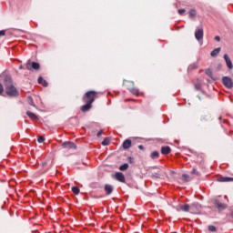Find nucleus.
<instances>
[{
    "instance_id": "473e14b6",
    "label": "nucleus",
    "mask_w": 233,
    "mask_h": 233,
    "mask_svg": "<svg viewBox=\"0 0 233 233\" xmlns=\"http://www.w3.org/2000/svg\"><path fill=\"white\" fill-rule=\"evenodd\" d=\"M201 206H199V204H198V207H194V212H197L196 214H198V212H199V208Z\"/></svg>"
},
{
    "instance_id": "9b49d317",
    "label": "nucleus",
    "mask_w": 233,
    "mask_h": 233,
    "mask_svg": "<svg viewBox=\"0 0 233 233\" xmlns=\"http://www.w3.org/2000/svg\"><path fill=\"white\" fill-rule=\"evenodd\" d=\"M219 183H230L233 181V177H220L217 179Z\"/></svg>"
},
{
    "instance_id": "9d476101",
    "label": "nucleus",
    "mask_w": 233,
    "mask_h": 233,
    "mask_svg": "<svg viewBox=\"0 0 233 233\" xmlns=\"http://www.w3.org/2000/svg\"><path fill=\"white\" fill-rule=\"evenodd\" d=\"M224 59L226 61V65H227L228 68L229 70H232V68H233L232 60H230V57H228V55L225 54Z\"/></svg>"
},
{
    "instance_id": "412c9836",
    "label": "nucleus",
    "mask_w": 233,
    "mask_h": 233,
    "mask_svg": "<svg viewBox=\"0 0 233 233\" xmlns=\"http://www.w3.org/2000/svg\"><path fill=\"white\" fill-rule=\"evenodd\" d=\"M163 175L161 172H153L152 173V177H155V179H159Z\"/></svg>"
},
{
    "instance_id": "a19ab883",
    "label": "nucleus",
    "mask_w": 233,
    "mask_h": 233,
    "mask_svg": "<svg viewBox=\"0 0 233 233\" xmlns=\"http://www.w3.org/2000/svg\"><path fill=\"white\" fill-rule=\"evenodd\" d=\"M19 68H20V70H23V66H20Z\"/></svg>"
},
{
    "instance_id": "e433bc0d",
    "label": "nucleus",
    "mask_w": 233,
    "mask_h": 233,
    "mask_svg": "<svg viewBox=\"0 0 233 233\" xmlns=\"http://www.w3.org/2000/svg\"><path fill=\"white\" fill-rule=\"evenodd\" d=\"M200 120H201V121H208L207 116H202L200 117Z\"/></svg>"
},
{
    "instance_id": "39448f33",
    "label": "nucleus",
    "mask_w": 233,
    "mask_h": 233,
    "mask_svg": "<svg viewBox=\"0 0 233 233\" xmlns=\"http://www.w3.org/2000/svg\"><path fill=\"white\" fill-rule=\"evenodd\" d=\"M25 66L27 70H39V68H41V65H39V63L31 62L30 60H28Z\"/></svg>"
},
{
    "instance_id": "c85d7f7f",
    "label": "nucleus",
    "mask_w": 233,
    "mask_h": 233,
    "mask_svg": "<svg viewBox=\"0 0 233 233\" xmlns=\"http://www.w3.org/2000/svg\"><path fill=\"white\" fill-rule=\"evenodd\" d=\"M102 145H103V147H107V145H110V140L108 138H105L102 141Z\"/></svg>"
},
{
    "instance_id": "5701e85b",
    "label": "nucleus",
    "mask_w": 233,
    "mask_h": 233,
    "mask_svg": "<svg viewBox=\"0 0 233 233\" xmlns=\"http://www.w3.org/2000/svg\"><path fill=\"white\" fill-rule=\"evenodd\" d=\"M129 91H130L131 94H133L134 96H139V89H137V88H131V89H129Z\"/></svg>"
},
{
    "instance_id": "cd10ccee",
    "label": "nucleus",
    "mask_w": 233,
    "mask_h": 233,
    "mask_svg": "<svg viewBox=\"0 0 233 233\" xmlns=\"http://www.w3.org/2000/svg\"><path fill=\"white\" fill-rule=\"evenodd\" d=\"M191 176H200L199 171H198V169H196V167H194L191 170Z\"/></svg>"
},
{
    "instance_id": "1a4fd4ad",
    "label": "nucleus",
    "mask_w": 233,
    "mask_h": 233,
    "mask_svg": "<svg viewBox=\"0 0 233 233\" xmlns=\"http://www.w3.org/2000/svg\"><path fill=\"white\" fill-rule=\"evenodd\" d=\"M104 190L106 194V196H110L114 192V187L112 185L106 184L104 186Z\"/></svg>"
},
{
    "instance_id": "58836bf2",
    "label": "nucleus",
    "mask_w": 233,
    "mask_h": 233,
    "mask_svg": "<svg viewBox=\"0 0 233 233\" xmlns=\"http://www.w3.org/2000/svg\"><path fill=\"white\" fill-rule=\"evenodd\" d=\"M215 41H218V42H219V41H221V37H219V36H215Z\"/></svg>"
},
{
    "instance_id": "f8f14e48",
    "label": "nucleus",
    "mask_w": 233,
    "mask_h": 233,
    "mask_svg": "<svg viewBox=\"0 0 233 233\" xmlns=\"http://www.w3.org/2000/svg\"><path fill=\"white\" fill-rule=\"evenodd\" d=\"M115 177L116 181H119L120 183H125V175L123 173H116Z\"/></svg>"
},
{
    "instance_id": "f257e3e1",
    "label": "nucleus",
    "mask_w": 233,
    "mask_h": 233,
    "mask_svg": "<svg viewBox=\"0 0 233 233\" xmlns=\"http://www.w3.org/2000/svg\"><path fill=\"white\" fill-rule=\"evenodd\" d=\"M5 94L9 97H18L19 90L17 87L12 83V80H8L5 83Z\"/></svg>"
},
{
    "instance_id": "2f4dec72",
    "label": "nucleus",
    "mask_w": 233,
    "mask_h": 233,
    "mask_svg": "<svg viewBox=\"0 0 233 233\" xmlns=\"http://www.w3.org/2000/svg\"><path fill=\"white\" fill-rule=\"evenodd\" d=\"M38 143H44L45 142V138L43 136H40L37 139Z\"/></svg>"
},
{
    "instance_id": "4be33fe9",
    "label": "nucleus",
    "mask_w": 233,
    "mask_h": 233,
    "mask_svg": "<svg viewBox=\"0 0 233 233\" xmlns=\"http://www.w3.org/2000/svg\"><path fill=\"white\" fill-rule=\"evenodd\" d=\"M26 115L28 116V117H30L31 119H37V116L30 111L26 112Z\"/></svg>"
},
{
    "instance_id": "ea45409f",
    "label": "nucleus",
    "mask_w": 233,
    "mask_h": 233,
    "mask_svg": "<svg viewBox=\"0 0 233 233\" xmlns=\"http://www.w3.org/2000/svg\"><path fill=\"white\" fill-rule=\"evenodd\" d=\"M138 148H139L140 150H143V148H144L143 145L138 146Z\"/></svg>"
},
{
    "instance_id": "a878e982",
    "label": "nucleus",
    "mask_w": 233,
    "mask_h": 233,
    "mask_svg": "<svg viewBox=\"0 0 233 233\" xmlns=\"http://www.w3.org/2000/svg\"><path fill=\"white\" fill-rule=\"evenodd\" d=\"M208 229L209 230V232H218V228H216V226H208Z\"/></svg>"
},
{
    "instance_id": "20e7f679",
    "label": "nucleus",
    "mask_w": 233,
    "mask_h": 233,
    "mask_svg": "<svg viewBox=\"0 0 233 233\" xmlns=\"http://www.w3.org/2000/svg\"><path fill=\"white\" fill-rule=\"evenodd\" d=\"M214 205L216 207V208H218V212H221L223 210H227V208H228V206L223 202H221L220 200L216 199L214 201Z\"/></svg>"
},
{
    "instance_id": "f704fd0d",
    "label": "nucleus",
    "mask_w": 233,
    "mask_h": 233,
    "mask_svg": "<svg viewBox=\"0 0 233 233\" xmlns=\"http://www.w3.org/2000/svg\"><path fill=\"white\" fill-rule=\"evenodd\" d=\"M185 12H187V10H185V9H178V14L180 15H183L185 14Z\"/></svg>"
},
{
    "instance_id": "f03ea898",
    "label": "nucleus",
    "mask_w": 233,
    "mask_h": 233,
    "mask_svg": "<svg viewBox=\"0 0 233 233\" xmlns=\"http://www.w3.org/2000/svg\"><path fill=\"white\" fill-rule=\"evenodd\" d=\"M98 97L99 93L97 91L91 90L86 92L82 99L84 103H89L90 105H92V103H94V101H96V99H97Z\"/></svg>"
},
{
    "instance_id": "393cba45",
    "label": "nucleus",
    "mask_w": 233,
    "mask_h": 233,
    "mask_svg": "<svg viewBox=\"0 0 233 233\" xmlns=\"http://www.w3.org/2000/svg\"><path fill=\"white\" fill-rule=\"evenodd\" d=\"M79 192H80L79 187H72V193L76 194V196H77L79 194Z\"/></svg>"
},
{
    "instance_id": "7c9ffc66",
    "label": "nucleus",
    "mask_w": 233,
    "mask_h": 233,
    "mask_svg": "<svg viewBox=\"0 0 233 233\" xmlns=\"http://www.w3.org/2000/svg\"><path fill=\"white\" fill-rule=\"evenodd\" d=\"M3 92H5V87L3 86V84L0 83V96L3 95Z\"/></svg>"
},
{
    "instance_id": "6e6552de",
    "label": "nucleus",
    "mask_w": 233,
    "mask_h": 233,
    "mask_svg": "<svg viewBox=\"0 0 233 233\" xmlns=\"http://www.w3.org/2000/svg\"><path fill=\"white\" fill-rule=\"evenodd\" d=\"M62 147H63V148H67V150H70V149L76 150V148H77V147L76 146V144L73 143V142H70V141L64 142V143L62 144Z\"/></svg>"
},
{
    "instance_id": "c756f323",
    "label": "nucleus",
    "mask_w": 233,
    "mask_h": 233,
    "mask_svg": "<svg viewBox=\"0 0 233 233\" xmlns=\"http://www.w3.org/2000/svg\"><path fill=\"white\" fill-rule=\"evenodd\" d=\"M195 88L196 90H201V84L200 83L195 84Z\"/></svg>"
},
{
    "instance_id": "dca6fc26",
    "label": "nucleus",
    "mask_w": 233,
    "mask_h": 233,
    "mask_svg": "<svg viewBox=\"0 0 233 233\" xmlns=\"http://www.w3.org/2000/svg\"><path fill=\"white\" fill-rule=\"evenodd\" d=\"M42 167H44V168L47 167L46 170H50V168H52V161L47 160L43 162Z\"/></svg>"
},
{
    "instance_id": "423d86ee",
    "label": "nucleus",
    "mask_w": 233,
    "mask_h": 233,
    "mask_svg": "<svg viewBox=\"0 0 233 233\" xmlns=\"http://www.w3.org/2000/svg\"><path fill=\"white\" fill-rule=\"evenodd\" d=\"M222 83H223L224 86H226V88H232V86H233L232 79L228 76H224L222 78Z\"/></svg>"
},
{
    "instance_id": "b1692460",
    "label": "nucleus",
    "mask_w": 233,
    "mask_h": 233,
    "mask_svg": "<svg viewBox=\"0 0 233 233\" xmlns=\"http://www.w3.org/2000/svg\"><path fill=\"white\" fill-rule=\"evenodd\" d=\"M182 177L185 181L188 182V181H192V177H190V176L184 174L182 175Z\"/></svg>"
},
{
    "instance_id": "c9c22d12",
    "label": "nucleus",
    "mask_w": 233,
    "mask_h": 233,
    "mask_svg": "<svg viewBox=\"0 0 233 233\" xmlns=\"http://www.w3.org/2000/svg\"><path fill=\"white\" fill-rule=\"evenodd\" d=\"M29 105H30L31 106H35V104H34V100H33V99H30V100H29Z\"/></svg>"
},
{
    "instance_id": "6ab92c4d",
    "label": "nucleus",
    "mask_w": 233,
    "mask_h": 233,
    "mask_svg": "<svg viewBox=\"0 0 233 233\" xmlns=\"http://www.w3.org/2000/svg\"><path fill=\"white\" fill-rule=\"evenodd\" d=\"M150 157H151V159H157V157H159V152H157V151H153V152L150 154Z\"/></svg>"
},
{
    "instance_id": "72a5a7b5",
    "label": "nucleus",
    "mask_w": 233,
    "mask_h": 233,
    "mask_svg": "<svg viewBox=\"0 0 233 233\" xmlns=\"http://www.w3.org/2000/svg\"><path fill=\"white\" fill-rule=\"evenodd\" d=\"M5 35H6V31L5 30H1L0 31V37H3Z\"/></svg>"
},
{
    "instance_id": "f3484780",
    "label": "nucleus",
    "mask_w": 233,
    "mask_h": 233,
    "mask_svg": "<svg viewBox=\"0 0 233 233\" xmlns=\"http://www.w3.org/2000/svg\"><path fill=\"white\" fill-rule=\"evenodd\" d=\"M37 81L39 85H42L43 86H48V82H46V80H45L42 76H39Z\"/></svg>"
},
{
    "instance_id": "2eb2a0df",
    "label": "nucleus",
    "mask_w": 233,
    "mask_h": 233,
    "mask_svg": "<svg viewBox=\"0 0 233 233\" xmlns=\"http://www.w3.org/2000/svg\"><path fill=\"white\" fill-rule=\"evenodd\" d=\"M90 108H92V104L86 102V105L81 106V111L82 112H88V110H90Z\"/></svg>"
},
{
    "instance_id": "bb28decb",
    "label": "nucleus",
    "mask_w": 233,
    "mask_h": 233,
    "mask_svg": "<svg viewBox=\"0 0 233 233\" xmlns=\"http://www.w3.org/2000/svg\"><path fill=\"white\" fill-rule=\"evenodd\" d=\"M127 169H128V164H127V163L119 167V170H121V171H125Z\"/></svg>"
},
{
    "instance_id": "ddd939ff",
    "label": "nucleus",
    "mask_w": 233,
    "mask_h": 233,
    "mask_svg": "<svg viewBox=\"0 0 233 233\" xmlns=\"http://www.w3.org/2000/svg\"><path fill=\"white\" fill-rule=\"evenodd\" d=\"M122 147H123L124 150H128V148H130L132 147V140L126 139L123 142Z\"/></svg>"
},
{
    "instance_id": "4468645a",
    "label": "nucleus",
    "mask_w": 233,
    "mask_h": 233,
    "mask_svg": "<svg viewBox=\"0 0 233 233\" xmlns=\"http://www.w3.org/2000/svg\"><path fill=\"white\" fill-rule=\"evenodd\" d=\"M169 152H172V149L170 148V147L166 146L161 147V154H163L164 156L168 155Z\"/></svg>"
},
{
    "instance_id": "aec40b11",
    "label": "nucleus",
    "mask_w": 233,
    "mask_h": 233,
    "mask_svg": "<svg viewBox=\"0 0 233 233\" xmlns=\"http://www.w3.org/2000/svg\"><path fill=\"white\" fill-rule=\"evenodd\" d=\"M198 13L196 12V9H191V10H189V12H188V15H189V17L191 18V19H193V17H196V15H197Z\"/></svg>"
},
{
    "instance_id": "7ed1b4c3",
    "label": "nucleus",
    "mask_w": 233,
    "mask_h": 233,
    "mask_svg": "<svg viewBox=\"0 0 233 233\" xmlns=\"http://www.w3.org/2000/svg\"><path fill=\"white\" fill-rule=\"evenodd\" d=\"M194 207H198V204H192L191 206L186 204L184 206H179V208L182 212H191V214H196L197 212L194 211Z\"/></svg>"
},
{
    "instance_id": "4c0bfd02",
    "label": "nucleus",
    "mask_w": 233,
    "mask_h": 233,
    "mask_svg": "<svg viewBox=\"0 0 233 233\" xmlns=\"http://www.w3.org/2000/svg\"><path fill=\"white\" fill-rule=\"evenodd\" d=\"M96 136L97 137H101V136H103V130H100Z\"/></svg>"
},
{
    "instance_id": "0eeeda50",
    "label": "nucleus",
    "mask_w": 233,
    "mask_h": 233,
    "mask_svg": "<svg viewBox=\"0 0 233 233\" xmlns=\"http://www.w3.org/2000/svg\"><path fill=\"white\" fill-rule=\"evenodd\" d=\"M203 35H204L203 27H200L199 29H197L195 31V37L197 41H203Z\"/></svg>"
},
{
    "instance_id": "a211bd4d",
    "label": "nucleus",
    "mask_w": 233,
    "mask_h": 233,
    "mask_svg": "<svg viewBox=\"0 0 233 233\" xmlns=\"http://www.w3.org/2000/svg\"><path fill=\"white\" fill-rule=\"evenodd\" d=\"M219 52H221V47H218V48L214 49L210 53L211 57H216V56H218V54H219Z\"/></svg>"
}]
</instances>
